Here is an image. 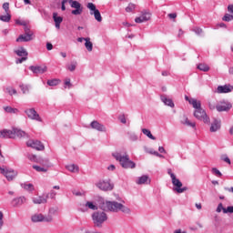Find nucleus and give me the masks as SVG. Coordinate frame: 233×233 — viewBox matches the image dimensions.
<instances>
[{"instance_id":"nucleus-13","label":"nucleus","mask_w":233,"mask_h":233,"mask_svg":"<svg viewBox=\"0 0 233 233\" xmlns=\"http://www.w3.org/2000/svg\"><path fill=\"white\" fill-rule=\"evenodd\" d=\"M26 145L31 148H35V150H45V146L39 140H28Z\"/></svg>"},{"instance_id":"nucleus-39","label":"nucleus","mask_w":233,"mask_h":233,"mask_svg":"<svg viewBox=\"0 0 233 233\" xmlns=\"http://www.w3.org/2000/svg\"><path fill=\"white\" fill-rule=\"evenodd\" d=\"M53 19H54L55 24L63 23V16H58L57 13H53Z\"/></svg>"},{"instance_id":"nucleus-53","label":"nucleus","mask_w":233,"mask_h":233,"mask_svg":"<svg viewBox=\"0 0 233 233\" xmlns=\"http://www.w3.org/2000/svg\"><path fill=\"white\" fill-rule=\"evenodd\" d=\"M33 168H34L35 170H36V172H46V168L41 167H39V166L34 165V166H33Z\"/></svg>"},{"instance_id":"nucleus-10","label":"nucleus","mask_w":233,"mask_h":233,"mask_svg":"<svg viewBox=\"0 0 233 233\" xmlns=\"http://www.w3.org/2000/svg\"><path fill=\"white\" fill-rule=\"evenodd\" d=\"M87 8L90 10V15H94L96 21H97L98 23H101V21H103L101 12H99V9L96 8V5H94V3H88Z\"/></svg>"},{"instance_id":"nucleus-18","label":"nucleus","mask_w":233,"mask_h":233,"mask_svg":"<svg viewBox=\"0 0 233 233\" xmlns=\"http://www.w3.org/2000/svg\"><path fill=\"white\" fill-rule=\"evenodd\" d=\"M32 39H34V35L25 33L16 38V43H28V41H32Z\"/></svg>"},{"instance_id":"nucleus-21","label":"nucleus","mask_w":233,"mask_h":233,"mask_svg":"<svg viewBox=\"0 0 233 233\" xmlns=\"http://www.w3.org/2000/svg\"><path fill=\"white\" fill-rule=\"evenodd\" d=\"M181 125H185V127H190L191 128H196V122L190 121L188 116H183L180 120Z\"/></svg>"},{"instance_id":"nucleus-16","label":"nucleus","mask_w":233,"mask_h":233,"mask_svg":"<svg viewBox=\"0 0 233 233\" xmlns=\"http://www.w3.org/2000/svg\"><path fill=\"white\" fill-rule=\"evenodd\" d=\"M29 70H31V72H33V74H45V72H46L47 67L46 66H29Z\"/></svg>"},{"instance_id":"nucleus-60","label":"nucleus","mask_w":233,"mask_h":233,"mask_svg":"<svg viewBox=\"0 0 233 233\" xmlns=\"http://www.w3.org/2000/svg\"><path fill=\"white\" fill-rule=\"evenodd\" d=\"M66 3V0H63L62 1V6H61V10L63 11V12H65V10H66V6H65V4Z\"/></svg>"},{"instance_id":"nucleus-48","label":"nucleus","mask_w":233,"mask_h":233,"mask_svg":"<svg viewBox=\"0 0 233 233\" xmlns=\"http://www.w3.org/2000/svg\"><path fill=\"white\" fill-rule=\"evenodd\" d=\"M2 7L5 10V14H10V4L8 2L4 3Z\"/></svg>"},{"instance_id":"nucleus-51","label":"nucleus","mask_w":233,"mask_h":233,"mask_svg":"<svg viewBox=\"0 0 233 233\" xmlns=\"http://www.w3.org/2000/svg\"><path fill=\"white\" fill-rule=\"evenodd\" d=\"M24 30H25V34H27L29 35H34V32H32L30 30V27L26 25V23H25V25H24Z\"/></svg>"},{"instance_id":"nucleus-37","label":"nucleus","mask_w":233,"mask_h":233,"mask_svg":"<svg viewBox=\"0 0 233 233\" xmlns=\"http://www.w3.org/2000/svg\"><path fill=\"white\" fill-rule=\"evenodd\" d=\"M142 134L149 137V139H152L153 141H156V137L152 136V132H150L149 129L143 128L142 129Z\"/></svg>"},{"instance_id":"nucleus-63","label":"nucleus","mask_w":233,"mask_h":233,"mask_svg":"<svg viewBox=\"0 0 233 233\" xmlns=\"http://www.w3.org/2000/svg\"><path fill=\"white\" fill-rule=\"evenodd\" d=\"M54 48V46L51 43L46 44V49L47 50H52Z\"/></svg>"},{"instance_id":"nucleus-6","label":"nucleus","mask_w":233,"mask_h":233,"mask_svg":"<svg viewBox=\"0 0 233 233\" xmlns=\"http://www.w3.org/2000/svg\"><path fill=\"white\" fill-rule=\"evenodd\" d=\"M96 187H97L99 190H103L104 192L114 190V183H112L110 179L100 180L96 184Z\"/></svg>"},{"instance_id":"nucleus-46","label":"nucleus","mask_w":233,"mask_h":233,"mask_svg":"<svg viewBox=\"0 0 233 233\" xmlns=\"http://www.w3.org/2000/svg\"><path fill=\"white\" fill-rule=\"evenodd\" d=\"M47 85L49 86H57V85H59V80H57V79L48 80Z\"/></svg>"},{"instance_id":"nucleus-28","label":"nucleus","mask_w":233,"mask_h":233,"mask_svg":"<svg viewBox=\"0 0 233 233\" xmlns=\"http://www.w3.org/2000/svg\"><path fill=\"white\" fill-rule=\"evenodd\" d=\"M66 168L69 172H72V174H77V172H79V166H77L76 164L67 165V166H66Z\"/></svg>"},{"instance_id":"nucleus-11","label":"nucleus","mask_w":233,"mask_h":233,"mask_svg":"<svg viewBox=\"0 0 233 233\" xmlns=\"http://www.w3.org/2000/svg\"><path fill=\"white\" fill-rule=\"evenodd\" d=\"M68 3L71 8H75V10L71 11L73 15H81L83 14V6L81 4L76 0H68Z\"/></svg>"},{"instance_id":"nucleus-43","label":"nucleus","mask_w":233,"mask_h":233,"mask_svg":"<svg viewBox=\"0 0 233 233\" xmlns=\"http://www.w3.org/2000/svg\"><path fill=\"white\" fill-rule=\"evenodd\" d=\"M127 136H128L130 141H137V139H139V137L137 135H136V133L128 132Z\"/></svg>"},{"instance_id":"nucleus-26","label":"nucleus","mask_w":233,"mask_h":233,"mask_svg":"<svg viewBox=\"0 0 233 233\" xmlns=\"http://www.w3.org/2000/svg\"><path fill=\"white\" fill-rule=\"evenodd\" d=\"M221 128V122L218 119H215L210 127V132H218Z\"/></svg>"},{"instance_id":"nucleus-47","label":"nucleus","mask_w":233,"mask_h":233,"mask_svg":"<svg viewBox=\"0 0 233 233\" xmlns=\"http://www.w3.org/2000/svg\"><path fill=\"white\" fill-rule=\"evenodd\" d=\"M136 10V5L130 3L127 7H126V12L130 13L134 12Z\"/></svg>"},{"instance_id":"nucleus-2","label":"nucleus","mask_w":233,"mask_h":233,"mask_svg":"<svg viewBox=\"0 0 233 233\" xmlns=\"http://www.w3.org/2000/svg\"><path fill=\"white\" fill-rule=\"evenodd\" d=\"M113 157L116 161H118L122 167V168H136V163L134 161L130 160L128 157V155L125 153L124 155L121 154L120 152H114L112 153Z\"/></svg>"},{"instance_id":"nucleus-12","label":"nucleus","mask_w":233,"mask_h":233,"mask_svg":"<svg viewBox=\"0 0 233 233\" xmlns=\"http://www.w3.org/2000/svg\"><path fill=\"white\" fill-rule=\"evenodd\" d=\"M232 108V104L228 101L222 100L218 103L217 111L218 112H228Z\"/></svg>"},{"instance_id":"nucleus-38","label":"nucleus","mask_w":233,"mask_h":233,"mask_svg":"<svg viewBox=\"0 0 233 233\" xmlns=\"http://www.w3.org/2000/svg\"><path fill=\"white\" fill-rule=\"evenodd\" d=\"M66 68L67 70H69V72L76 71V68H77V62L76 61L70 62V64L66 66Z\"/></svg>"},{"instance_id":"nucleus-64","label":"nucleus","mask_w":233,"mask_h":233,"mask_svg":"<svg viewBox=\"0 0 233 233\" xmlns=\"http://www.w3.org/2000/svg\"><path fill=\"white\" fill-rule=\"evenodd\" d=\"M174 233H187V231H182L181 229H176Z\"/></svg>"},{"instance_id":"nucleus-14","label":"nucleus","mask_w":233,"mask_h":233,"mask_svg":"<svg viewBox=\"0 0 233 233\" xmlns=\"http://www.w3.org/2000/svg\"><path fill=\"white\" fill-rule=\"evenodd\" d=\"M0 137L4 139H15L14 127L12 129H3L0 131Z\"/></svg>"},{"instance_id":"nucleus-52","label":"nucleus","mask_w":233,"mask_h":233,"mask_svg":"<svg viewBox=\"0 0 233 233\" xmlns=\"http://www.w3.org/2000/svg\"><path fill=\"white\" fill-rule=\"evenodd\" d=\"M28 59V56H22L21 58H16L15 63L16 65H21V63H25Z\"/></svg>"},{"instance_id":"nucleus-62","label":"nucleus","mask_w":233,"mask_h":233,"mask_svg":"<svg viewBox=\"0 0 233 233\" xmlns=\"http://www.w3.org/2000/svg\"><path fill=\"white\" fill-rule=\"evenodd\" d=\"M228 12H229V14H232L233 15V5H229L228 6Z\"/></svg>"},{"instance_id":"nucleus-24","label":"nucleus","mask_w":233,"mask_h":233,"mask_svg":"<svg viewBox=\"0 0 233 233\" xmlns=\"http://www.w3.org/2000/svg\"><path fill=\"white\" fill-rule=\"evenodd\" d=\"M150 183V177H148V175H143L142 177H139L137 180V185H149Z\"/></svg>"},{"instance_id":"nucleus-1","label":"nucleus","mask_w":233,"mask_h":233,"mask_svg":"<svg viewBox=\"0 0 233 233\" xmlns=\"http://www.w3.org/2000/svg\"><path fill=\"white\" fill-rule=\"evenodd\" d=\"M105 210L109 212H123V214H131L130 208L117 202V201H106L104 202Z\"/></svg>"},{"instance_id":"nucleus-34","label":"nucleus","mask_w":233,"mask_h":233,"mask_svg":"<svg viewBox=\"0 0 233 233\" xmlns=\"http://www.w3.org/2000/svg\"><path fill=\"white\" fill-rule=\"evenodd\" d=\"M20 89H21V92L25 95L30 94V86L29 85L22 84V85H20Z\"/></svg>"},{"instance_id":"nucleus-36","label":"nucleus","mask_w":233,"mask_h":233,"mask_svg":"<svg viewBox=\"0 0 233 233\" xmlns=\"http://www.w3.org/2000/svg\"><path fill=\"white\" fill-rule=\"evenodd\" d=\"M6 15H0V21H3L4 23H10V20L12 19V15L10 13H5Z\"/></svg>"},{"instance_id":"nucleus-3","label":"nucleus","mask_w":233,"mask_h":233,"mask_svg":"<svg viewBox=\"0 0 233 233\" xmlns=\"http://www.w3.org/2000/svg\"><path fill=\"white\" fill-rule=\"evenodd\" d=\"M108 219L105 211H95L92 214V220L96 227H103V223Z\"/></svg>"},{"instance_id":"nucleus-15","label":"nucleus","mask_w":233,"mask_h":233,"mask_svg":"<svg viewBox=\"0 0 233 233\" xmlns=\"http://www.w3.org/2000/svg\"><path fill=\"white\" fill-rule=\"evenodd\" d=\"M233 86L230 85L218 86L217 87V94H230L232 92Z\"/></svg>"},{"instance_id":"nucleus-61","label":"nucleus","mask_w":233,"mask_h":233,"mask_svg":"<svg viewBox=\"0 0 233 233\" xmlns=\"http://www.w3.org/2000/svg\"><path fill=\"white\" fill-rule=\"evenodd\" d=\"M222 159L225 161V163H228V165H230V158H228V157H222Z\"/></svg>"},{"instance_id":"nucleus-44","label":"nucleus","mask_w":233,"mask_h":233,"mask_svg":"<svg viewBox=\"0 0 233 233\" xmlns=\"http://www.w3.org/2000/svg\"><path fill=\"white\" fill-rule=\"evenodd\" d=\"M56 196H57V192H56V190L52 189L47 195H46V200L48 199V198H50V199H56Z\"/></svg>"},{"instance_id":"nucleus-54","label":"nucleus","mask_w":233,"mask_h":233,"mask_svg":"<svg viewBox=\"0 0 233 233\" xmlns=\"http://www.w3.org/2000/svg\"><path fill=\"white\" fill-rule=\"evenodd\" d=\"M192 31L195 32L197 35H201L203 34V29H201L200 27H194Z\"/></svg>"},{"instance_id":"nucleus-57","label":"nucleus","mask_w":233,"mask_h":233,"mask_svg":"<svg viewBox=\"0 0 233 233\" xmlns=\"http://www.w3.org/2000/svg\"><path fill=\"white\" fill-rule=\"evenodd\" d=\"M224 214H233V206H229L227 209H224Z\"/></svg>"},{"instance_id":"nucleus-25","label":"nucleus","mask_w":233,"mask_h":233,"mask_svg":"<svg viewBox=\"0 0 233 233\" xmlns=\"http://www.w3.org/2000/svg\"><path fill=\"white\" fill-rule=\"evenodd\" d=\"M32 201L35 205H43L46 203L47 200H46V198H45L44 196H40V197H33Z\"/></svg>"},{"instance_id":"nucleus-31","label":"nucleus","mask_w":233,"mask_h":233,"mask_svg":"<svg viewBox=\"0 0 233 233\" xmlns=\"http://www.w3.org/2000/svg\"><path fill=\"white\" fill-rule=\"evenodd\" d=\"M85 46H86L87 52H92V50H94V44H92L90 42V37L86 38Z\"/></svg>"},{"instance_id":"nucleus-55","label":"nucleus","mask_w":233,"mask_h":233,"mask_svg":"<svg viewBox=\"0 0 233 233\" xmlns=\"http://www.w3.org/2000/svg\"><path fill=\"white\" fill-rule=\"evenodd\" d=\"M5 218V215L3 214V211H0V230L3 228V226L5 225V221L3 220Z\"/></svg>"},{"instance_id":"nucleus-27","label":"nucleus","mask_w":233,"mask_h":233,"mask_svg":"<svg viewBox=\"0 0 233 233\" xmlns=\"http://www.w3.org/2000/svg\"><path fill=\"white\" fill-rule=\"evenodd\" d=\"M189 105H192L195 110H199L201 108V101L196 98H190Z\"/></svg>"},{"instance_id":"nucleus-4","label":"nucleus","mask_w":233,"mask_h":233,"mask_svg":"<svg viewBox=\"0 0 233 233\" xmlns=\"http://www.w3.org/2000/svg\"><path fill=\"white\" fill-rule=\"evenodd\" d=\"M171 183L173 185V190L174 192H177V194H183V192H187L188 190V187H184L183 183L179 181V178H177L176 176L172 175Z\"/></svg>"},{"instance_id":"nucleus-40","label":"nucleus","mask_w":233,"mask_h":233,"mask_svg":"<svg viewBox=\"0 0 233 233\" xmlns=\"http://www.w3.org/2000/svg\"><path fill=\"white\" fill-rule=\"evenodd\" d=\"M198 68L201 70V72H208L210 70V67L207 64H199Z\"/></svg>"},{"instance_id":"nucleus-49","label":"nucleus","mask_w":233,"mask_h":233,"mask_svg":"<svg viewBox=\"0 0 233 233\" xmlns=\"http://www.w3.org/2000/svg\"><path fill=\"white\" fill-rule=\"evenodd\" d=\"M225 210H227V208H225L223 207V203H219V204L218 205V208H217V209H216V212H218V213L219 214L221 211H223V214H225Z\"/></svg>"},{"instance_id":"nucleus-8","label":"nucleus","mask_w":233,"mask_h":233,"mask_svg":"<svg viewBox=\"0 0 233 233\" xmlns=\"http://www.w3.org/2000/svg\"><path fill=\"white\" fill-rule=\"evenodd\" d=\"M0 174L5 176L7 181H14L17 176V171L0 167Z\"/></svg>"},{"instance_id":"nucleus-41","label":"nucleus","mask_w":233,"mask_h":233,"mask_svg":"<svg viewBox=\"0 0 233 233\" xmlns=\"http://www.w3.org/2000/svg\"><path fill=\"white\" fill-rule=\"evenodd\" d=\"M5 92L9 94V96H15L17 94V90H15L14 87L9 86L5 88Z\"/></svg>"},{"instance_id":"nucleus-20","label":"nucleus","mask_w":233,"mask_h":233,"mask_svg":"<svg viewBox=\"0 0 233 233\" xmlns=\"http://www.w3.org/2000/svg\"><path fill=\"white\" fill-rule=\"evenodd\" d=\"M25 203H26V197L25 196L15 198L12 200L13 207L15 208L21 207Z\"/></svg>"},{"instance_id":"nucleus-45","label":"nucleus","mask_w":233,"mask_h":233,"mask_svg":"<svg viewBox=\"0 0 233 233\" xmlns=\"http://www.w3.org/2000/svg\"><path fill=\"white\" fill-rule=\"evenodd\" d=\"M211 172L212 174H214V176H217V177H221V176H223L221 171H219V169H218L217 167H212Z\"/></svg>"},{"instance_id":"nucleus-33","label":"nucleus","mask_w":233,"mask_h":233,"mask_svg":"<svg viewBox=\"0 0 233 233\" xmlns=\"http://www.w3.org/2000/svg\"><path fill=\"white\" fill-rule=\"evenodd\" d=\"M57 214V208H50L48 210V214H46V216H49L51 218V223L54 221V216Z\"/></svg>"},{"instance_id":"nucleus-35","label":"nucleus","mask_w":233,"mask_h":233,"mask_svg":"<svg viewBox=\"0 0 233 233\" xmlns=\"http://www.w3.org/2000/svg\"><path fill=\"white\" fill-rule=\"evenodd\" d=\"M4 110L7 114H17L19 112V109L14 108L12 106H4Z\"/></svg>"},{"instance_id":"nucleus-17","label":"nucleus","mask_w":233,"mask_h":233,"mask_svg":"<svg viewBox=\"0 0 233 233\" xmlns=\"http://www.w3.org/2000/svg\"><path fill=\"white\" fill-rule=\"evenodd\" d=\"M91 128L97 130V132H106V127L105 125L99 123L98 121L94 120L90 124Z\"/></svg>"},{"instance_id":"nucleus-9","label":"nucleus","mask_w":233,"mask_h":233,"mask_svg":"<svg viewBox=\"0 0 233 233\" xmlns=\"http://www.w3.org/2000/svg\"><path fill=\"white\" fill-rule=\"evenodd\" d=\"M25 114L29 119H32V121H38L39 123H43V118H41V116L37 114V111H35L34 107L25 109Z\"/></svg>"},{"instance_id":"nucleus-23","label":"nucleus","mask_w":233,"mask_h":233,"mask_svg":"<svg viewBox=\"0 0 233 233\" xmlns=\"http://www.w3.org/2000/svg\"><path fill=\"white\" fill-rule=\"evenodd\" d=\"M160 99H161L162 103H164V105H166V106H170V108H174V106H175L174 101H172V99L168 98V96H167V95H161Z\"/></svg>"},{"instance_id":"nucleus-56","label":"nucleus","mask_w":233,"mask_h":233,"mask_svg":"<svg viewBox=\"0 0 233 233\" xmlns=\"http://www.w3.org/2000/svg\"><path fill=\"white\" fill-rule=\"evenodd\" d=\"M15 25H19L20 26H26V22L21 19H16Z\"/></svg>"},{"instance_id":"nucleus-5","label":"nucleus","mask_w":233,"mask_h":233,"mask_svg":"<svg viewBox=\"0 0 233 233\" xmlns=\"http://www.w3.org/2000/svg\"><path fill=\"white\" fill-rule=\"evenodd\" d=\"M31 221L33 223H52V218L42 213H35L31 216Z\"/></svg>"},{"instance_id":"nucleus-32","label":"nucleus","mask_w":233,"mask_h":233,"mask_svg":"<svg viewBox=\"0 0 233 233\" xmlns=\"http://www.w3.org/2000/svg\"><path fill=\"white\" fill-rule=\"evenodd\" d=\"M208 108L209 110H218V101L216 99H209Z\"/></svg>"},{"instance_id":"nucleus-29","label":"nucleus","mask_w":233,"mask_h":233,"mask_svg":"<svg viewBox=\"0 0 233 233\" xmlns=\"http://www.w3.org/2000/svg\"><path fill=\"white\" fill-rule=\"evenodd\" d=\"M20 186L24 188V190H26L27 192H33L35 190V187L33 186V184L28 182L22 183Z\"/></svg>"},{"instance_id":"nucleus-19","label":"nucleus","mask_w":233,"mask_h":233,"mask_svg":"<svg viewBox=\"0 0 233 233\" xmlns=\"http://www.w3.org/2000/svg\"><path fill=\"white\" fill-rule=\"evenodd\" d=\"M149 19H150V13L145 11V12H142L140 16H138L135 19V22L140 24V23H145V22L148 21Z\"/></svg>"},{"instance_id":"nucleus-42","label":"nucleus","mask_w":233,"mask_h":233,"mask_svg":"<svg viewBox=\"0 0 233 233\" xmlns=\"http://www.w3.org/2000/svg\"><path fill=\"white\" fill-rule=\"evenodd\" d=\"M86 207H87V208H90V210H97V206L91 201H87L86 203Z\"/></svg>"},{"instance_id":"nucleus-30","label":"nucleus","mask_w":233,"mask_h":233,"mask_svg":"<svg viewBox=\"0 0 233 233\" xmlns=\"http://www.w3.org/2000/svg\"><path fill=\"white\" fill-rule=\"evenodd\" d=\"M15 53L19 57H28V52L24 47H20L19 49L15 50Z\"/></svg>"},{"instance_id":"nucleus-58","label":"nucleus","mask_w":233,"mask_h":233,"mask_svg":"<svg viewBox=\"0 0 233 233\" xmlns=\"http://www.w3.org/2000/svg\"><path fill=\"white\" fill-rule=\"evenodd\" d=\"M118 119L123 125H127V117H125V115L120 116Z\"/></svg>"},{"instance_id":"nucleus-22","label":"nucleus","mask_w":233,"mask_h":233,"mask_svg":"<svg viewBox=\"0 0 233 233\" xmlns=\"http://www.w3.org/2000/svg\"><path fill=\"white\" fill-rule=\"evenodd\" d=\"M14 137H15H15H18L19 139H21V137H28V134L25 132L23 129L14 127Z\"/></svg>"},{"instance_id":"nucleus-7","label":"nucleus","mask_w":233,"mask_h":233,"mask_svg":"<svg viewBox=\"0 0 233 233\" xmlns=\"http://www.w3.org/2000/svg\"><path fill=\"white\" fill-rule=\"evenodd\" d=\"M193 115L194 117L199 121H203L204 123H210V118L208 116H207V112L202 107H200V109L195 110Z\"/></svg>"},{"instance_id":"nucleus-59","label":"nucleus","mask_w":233,"mask_h":233,"mask_svg":"<svg viewBox=\"0 0 233 233\" xmlns=\"http://www.w3.org/2000/svg\"><path fill=\"white\" fill-rule=\"evenodd\" d=\"M65 85H66V86H68V88H70V86H72V84L70 83V78H66L65 80Z\"/></svg>"},{"instance_id":"nucleus-50","label":"nucleus","mask_w":233,"mask_h":233,"mask_svg":"<svg viewBox=\"0 0 233 233\" xmlns=\"http://www.w3.org/2000/svg\"><path fill=\"white\" fill-rule=\"evenodd\" d=\"M233 20V15H228V14H226L223 18H222V21H226L227 23L230 22Z\"/></svg>"}]
</instances>
